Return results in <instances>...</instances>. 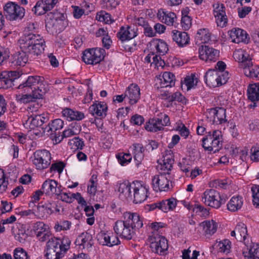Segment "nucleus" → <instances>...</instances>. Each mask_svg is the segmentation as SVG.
<instances>
[{
    "label": "nucleus",
    "mask_w": 259,
    "mask_h": 259,
    "mask_svg": "<svg viewBox=\"0 0 259 259\" xmlns=\"http://www.w3.org/2000/svg\"><path fill=\"white\" fill-rule=\"evenodd\" d=\"M21 52H16L13 56L12 63L16 66H24L28 62L26 53L39 56L44 51L45 41L39 34L25 33L19 40Z\"/></svg>",
    "instance_id": "nucleus-1"
},
{
    "label": "nucleus",
    "mask_w": 259,
    "mask_h": 259,
    "mask_svg": "<svg viewBox=\"0 0 259 259\" xmlns=\"http://www.w3.org/2000/svg\"><path fill=\"white\" fill-rule=\"evenodd\" d=\"M123 220H118L113 227L116 235L126 240L132 239L137 230L142 227L143 221L137 213L125 212L123 214Z\"/></svg>",
    "instance_id": "nucleus-2"
},
{
    "label": "nucleus",
    "mask_w": 259,
    "mask_h": 259,
    "mask_svg": "<svg viewBox=\"0 0 259 259\" xmlns=\"http://www.w3.org/2000/svg\"><path fill=\"white\" fill-rule=\"evenodd\" d=\"M18 89L27 93L35 90L38 93L40 94L41 91L43 92L42 97H44L49 91V85L42 76H29L25 82L19 85Z\"/></svg>",
    "instance_id": "nucleus-3"
},
{
    "label": "nucleus",
    "mask_w": 259,
    "mask_h": 259,
    "mask_svg": "<svg viewBox=\"0 0 259 259\" xmlns=\"http://www.w3.org/2000/svg\"><path fill=\"white\" fill-rule=\"evenodd\" d=\"M222 134L219 130H214L212 134L210 132L202 139V147L205 150L216 152L222 146Z\"/></svg>",
    "instance_id": "nucleus-4"
},
{
    "label": "nucleus",
    "mask_w": 259,
    "mask_h": 259,
    "mask_svg": "<svg viewBox=\"0 0 259 259\" xmlns=\"http://www.w3.org/2000/svg\"><path fill=\"white\" fill-rule=\"evenodd\" d=\"M148 240L150 242V248L153 252L159 255L166 254L168 242L164 236L157 233H152L148 238Z\"/></svg>",
    "instance_id": "nucleus-5"
},
{
    "label": "nucleus",
    "mask_w": 259,
    "mask_h": 259,
    "mask_svg": "<svg viewBox=\"0 0 259 259\" xmlns=\"http://www.w3.org/2000/svg\"><path fill=\"white\" fill-rule=\"evenodd\" d=\"M201 200L206 205L214 208L220 207L225 203L221 197L220 193L214 189H207L202 195Z\"/></svg>",
    "instance_id": "nucleus-6"
},
{
    "label": "nucleus",
    "mask_w": 259,
    "mask_h": 259,
    "mask_svg": "<svg viewBox=\"0 0 259 259\" xmlns=\"http://www.w3.org/2000/svg\"><path fill=\"white\" fill-rule=\"evenodd\" d=\"M31 158L36 168L41 170L47 168L50 165L52 157L49 151L43 149L36 150Z\"/></svg>",
    "instance_id": "nucleus-7"
},
{
    "label": "nucleus",
    "mask_w": 259,
    "mask_h": 259,
    "mask_svg": "<svg viewBox=\"0 0 259 259\" xmlns=\"http://www.w3.org/2000/svg\"><path fill=\"white\" fill-rule=\"evenodd\" d=\"M105 54V50L101 48L86 49L82 53V60L87 64H97L104 59Z\"/></svg>",
    "instance_id": "nucleus-8"
},
{
    "label": "nucleus",
    "mask_w": 259,
    "mask_h": 259,
    "mask_svg": "<svg viewBox=\"0 0 259 259\" xmlns=\"http://www.w3.org/2000/svg\"><path fill=\"white\" fill-rule=\"evenodd\" d=\"M6 17L11 21L21 19L25 15V10L15 3L9 2L4 7Z\"/></svg>",
    "instance_id": "nucleus-9"
},
{
    "label": "nucleus",
    "mask_w": 259,
    "mask_h": 259,
    "mask_svg": "<svg viewBox=\"0 0 259 259\" xmlns=\"http://www.w3.org/2000/svg\"><path fill=\"white\" fill-rule=\"evenodd\" d=\"M71 241L68 238L63 237L62 239L51 238L47 243L46 247L54 250L57 252L64 253L69 249Z\"/></svg>",
    "instance_id": "nucleus-10"
},
{
    "label": "nucleus",
    "mask_w": 259,
    "mask_h": 259,
    "mask_svg": "<svg viewBox=\"0 0 259 259\" xmlns=\"http://www.w3.org/2000/svg\"><path fill=\"white\" fill-rule=\"evenodd\" d=\"M170 177L161 174L154 176L152 179L153 190L155 192L168 191L170 189Z\"/></svg>",
    "instance_id": "nucleus-11"
},
{
    "label": "nucleus",
    "mask_w": 259,
    "mask_h": 259,
    "mask_svg": "<svg viewBox=\"0 0 259 259\" xmlns=\"http://www.w3.org/2000/svg\"><path fill=\"white\" fill-rule=\"evenodd\" d=\"M199 57L206 63L214 62L219 59L220 51L207 46H201L199 48Z\"/></svg>",
    "instance_id": "nucleus-12"
},
{
    "label": "nucleus",
    "mask_w": 259,
    "mask_h": 259,
    "mask_svg": "<svg viewBox=\"0 0 259 259\" xmlns=\"http://www.w3.org/2000/svg\"><path fill=\"white\" fill-rule=\"evenodd\" d=\"M169 124V118L165 114L163 120L158 118H150L146 123L145 129L148 132L156 133L163 130L164 126Z\"/></svg>",
    "instance_id": "nucleus-13"
},
{
    "label": "nucleus",
    "mask_w": 259,
    "mask_h": 259,
    "mask_svg": "<svg viewBox=\"0 0 259 259\" xmlns=\"http://www.w3.org/2000/svg\"><path fill=\"white\" fill-rule=\"evenodd\" d=\"M213 14L218 26L225 27L228 23V18L224 5L221 3H215L213 5Z\"/></svg>",
    "instance_id": "nucleus-14"
},
{
    "label": "nucleus",
    "mask_w": 259,
    "mask_h": 259,
    "mask_svg": "<svg viewBox=\"0 0 259 259\" xmlns=\"http://www.w3.org/2000/svg\"><path fill=\"white\" fill-rule=\"evenodd\" d=\"M133 192L134 200L135 203H141L148 197V188L140 182L134 181L132 187Z\"/></svg>",
    "instance_id": "nucleus-15"
},
{
    "label": "nucleus",
    "mask_w": 259,
    "mask_h": 259,
    "mask_svg": "<svg viewBox=\"0 0 259 259\" xmlns=\"http://www.w3.org/2000/svg\"><path fill=\"white\" fill-rule=\"evenodd\" d=\"M59 211L60 209L57 208V205L55 202H48L37 206L36 215L39 219H46L54 212Z\"/></svg>",
    "instance_id": "nucleus-16"
},
{
    "label": "nucleus",
    "mask_w": 259,
    "mask_h": 259,
    "mask_svg": "<svg viewBox=\"0 0 259 259\" xmlns=\"http://www.w3.org/2000/svg\"><path fill=\"white\" fill-rule=\"evenodd\" d=\"M58 2V0L38 1L32 8V11L36 15H41L52 10Z\"/></svg>",
    "instance_id": "nucleus-17"
},
{
    "label": "nucleus",
    "mask_w": 259,
    "mask_h": 259,
    "mask_svg": "<svg viewBox=\"0 0 259 259\" xmlns=\"http://www.w3.org/2000/svg\"><path fill=\"white\" fill-rule=\"evenodd\" d=\"M97 239L100 244L109 247L118 245L120 243L118 237L112 233L101 232L97 235Z\"/></svg>",
    "instance_id": "nucleus-18"
},
{
    "label": "nucleus",
    "mask_w": 259,
    "mask_h": 259,
    "mask_svg": "<svg viewBox=\"0 0 259 259\" xmlns=\"http://www.w3.org/2000/svg\"><path fill=\"white\" fill-rule=\"evenodd\" d=\"M125 96L131 105L136 104L140 99V88L136 83L131 84L125 91Z\"/></svg>",
    "instance_id": "nucleus-19"
},
{
    "label": "nucleus",
    "mask_w": 259,
    "mask_h": 259,
    "mask_svg": "<svg viewBox=\"0 0 259 259\" xmlns=\"http://www.w3.org/2000/svg\"><path fill=\"white\" fill-rule=\"evenodd\" d=\"M229 34L232 41L239 44L248 43L249 37L246 31L239 28H234L229 31Z\"/></svg>",
    "instance_id": "nucleus-20"
},
{
    "label": "nucleus",
    "mask_w": 259,
    "mask_h": 259,
    "mask_svg": "<svg viewBox=\"0 0 259 259\" xmlns=\"http://www.w3.org/2000/svg\"><path fill=\"white\" fill-rule=\"evenodd\" d=\"M149 46L152 53L158 55H164L168 51V47L167 43L161 39L154 38L149 43Z\"/></svg>",
    "instance_id": "nucleus-21"
},
{
    "label": "nucleus",
    "mask_w": 259,
    "mask_h": 259,
    "mask_svg": "<svg viewBox=\"0 0 259 259\" xmlns=\"http://www.w3.org/2000/svg\"><path fill=\"white\" fill-rule=\"evenodd\" d=\"M20 73L16 71H3L0 75V82L3 88L11 87L13 85V82L20 77Z\"/></svg>",
    "instance_id": "nucleus-22"
},
{
    "label": "nucleus",
    "mask_w": 259,
    "mask_h": 259,
    "mask_svg": "<svg viewBox=\"0 0 259 259\" xmlns=\"http://www.w3.org/2000/svg\"><path fill=\"white\" fill-rule=\"evenodd\" d=\"M22 94H18L16 95V100L20 103H27L33 101L34 99H40L43 98V92L40 91V94L38 93L35 90L28 93H24L22 90Z\"/></svg>",
    "instance_id": "nucleus-23"
},
{
    "label": "nucleus",
    "mask_w": 259,
    "mask_h": 259,
    "mask_svg": "<svg viewBox=\"0 0 259 259\" xmlns=\"http://www.w3.org/2000/svg\"><path fill=\"white\" fill-rule=\"evenodd\" d=\"M233 57L242 68L252 60L247 50L242 49L236 50L233 53Z\"/></svg>",
    "instance_id": "nucleus-24"
},
{
    "label": "nucleus",
    "mask_w": 259,
    "mask_h": 259,
    "mask_svg": "<svg viewBox=\"0 0 259 259\" xmlns=\"http://www.w3.org/2000/svg\"><path fill=\"white\" fill-rule=\"evenodd\" d=\"M231 235L235 237V238L240 242L247 241V239H250L247 234V227L244 224L240 223L237 225L235 229L231 231Z\"/></svg>",
    "instance_id": "nucleus-25"
},
{
    "label": "nucleus",
    "mask_w": 259,
    "mask_h": 259,
    "mask_svg": "<svg viewBox=\"0 0 259 259\" xmlns=\"http://www.w3.org/2000/svg\"><path fill=\"white\" fill-rule=\"evenodd\" d=\"M157 16L160 21L169 26H172L177 19L175 13L162 9L158 11Z\"/></svg>",
    "instance_id": "nucleus-26"
},
{
    "label": "nucleus",
    "mask_w": 259,
    "mask_h": 259,
    "mask_svg": "<svg viewBox=\"0 0 259 259\" xmlns=\"http://www.w3.org/2000/svg\"><path fill=\"white\" fill-rule=\"evenodd\" d=\"M244 244L248 250V251H243L244 256L248 259H259V244H253L250 239H247Z\"/></svg>",
    "instance_id": "nucleus-27"
},
{
    "label": "nucleus",
    "mask_w": 259,
    "mask_h": 259,
    "mask_svg": "<svg viewBox=\"0 0 259 259\" xmlns=\"http://www.w3.org/2000/svg\"><path fill=\"white\" fill-rule=\"evenodd\" d=\"M51 18H52L53 25L58 27L59 29L63 30L68 25V21L67 19L66 13L56 12L51 14Z\"/></svg>",
    "instance_id": "nucleus-28"
},
{
    "label": "nucleus",
    "mask_w": 259,
    "mask_h": 259,
    "mask_svg": "<svg viewBox=\"0 0 259 259\" xmlns=\"http://www.w3.org/2000/svg\"><path fill=\"white\" fill-rule=\"evenodd\" d=\"M133 182L132 183L126 182L120 183L118 187V192H119V197L123 201H128L132 199V188Z\"/></svg>",
    "instance_id": "nucleus-29"
},
{
    "label": "nucleus",
    "mask_w": 259,
    "mask_h": 259,
    "mask_svg": "<svg viewBox=\"0 0 259 259\" xmlns=\"http://www.w3.org/2000/svg\"><path fill=\"white\" fill-rule=\"evenodd\" d=\"M58 183L53 179H47L42 184L41 189L46 194L59 195L60 191L57 188Z\"/></svg>",
    "instance_id": "nucleus-30"
},
{
    "label": "nucleus",
    "mask_w": 259,
    "mask_h": 259,
    "mask_svg": "<svg viewBox=\"0 0 259 259\" xmlns=\"http://www.w3.org/2000/svg\"><path fill=\"white\" fill-rule=\"evenodd\" d=\"M171 36L173 40L180 47H183L189 44L190 38L186 32L174 30L171 32Z\"/></svg>",
    "instance_id": "nucleus-31"
},
{
    "label": "nucleus",
    "mask_w": 259,
    "mask_h": 259,
    "mask_svg": "<svg viewBox=\"0 0 259 259\" xmlns=\"http://www.w3.org/2000/svg\"><path fill=\"white\" fill-rule=\"evenodd\" d=\"M75 243L77 245L79 246L80 248L88 249L93 244L92 235L88 232H83L77 237Z\"/></svg>",
    "instance_id": "nucleus-32"
},
{
    "label": "nucleus",
    "mask_w": 259,
    "mask_h": 259,
    "mask_svg": "<svg viewBox=\"0 0 259 259\" xmlns=\"http://www.w3.org/2000/svg\"><path fill=\"white\" fill-rule=\"evenodd\" d=\"M48 120V117L42 116L41 114H31L28 117L26 124L29 125L30 128L34 129L41 126Z\"/></svg>",
    "instance_id": "nucleus-33"
},
{
    "label": "nucleus",
    "mask_w": 259,
    "mask_h": 259,
    "mask_svg": "<svg viewBox=\"0 0 259 259\" xmlns=\"http://www.w3.org/2000/svg\"><path fill=\"white\" fill-rule=\"evenodd\" d=\"M175 76L170 72H164L161 77L157 80V84L160 88H166L175 85Z\"/></svg>",
    "instance_id": "nucleus-34"
},
{
    "label": "nucleus",
    "mask_w": 259,
    "mask_h": 259,
    "mask_svg": "<svg viewBox=\"0 0 259 259\" xmlns=\"http://www.w3.org/2000/svg\"><path fill=\"white\" fill-rule=\"evenodd\" d=\"M117 37L121 41L128 40L137 36L135 28L130 26L122 27L117 33Z\"/></svg>",
    "instance_id": "nucleus-35"
},
{
    "label": "nucleus",
    "mask_w": 259,
    "mask_h": 259,
    "mask_svg": "<svg viewBox=\"0 0 259 259\" xmlns=\"http://www.w3.org/2000/svg\"><path fill=\"white\" fill-rule=\"evenodd\" d=\"M218 71L214 69H209L205 73V82L210 88L219 86Z\"/></svg>",
    "instance_id": "nucleus-36"
},
{
    "label": "nucleus",
    "mask_w": 259,
    "mask_h": 259,
    "mask_svg": "<svg viewBox=\"0 0 259 259\" xmlns=\"http://www.w3.org/2000/svg\"><path fill=\"white\" fill-rule=\"evenodd\" d=\"M145 62L150 63L151 66L159 69L163 68L165 66V62L159 56L154 54L150 53L148 54L144 59Z\"/></svg>",
    "instance_id": "nucleus-37"
},
{
    "label": "nucleus",
    "mask_w": 259,
    "mask_h": 259,
    "mask_svg": "<svg viewBox=\"0 0 259 259\" xmlns=\"http://www.w3.org/2000/svg\"><path fill=\"white\" fill-rule=\"evenodd\" d=\"M242 69L245 75L253 79L259 80V66L253 65L252 60Z\"/></svg>",
    "instance_id": "nucleus-38"
},
{
    "label": "nucleus",
    "mask_w": 259,
    "mask_h": 259,
    "mask_svg": "<svg viewBox=\"0 0 259 259\" xmlns=\"http://www.w3.org/2000/svg\"><path fill=\"white\" fill-rule=\"evenodd\" d=\"M198 81V79L194 74L186 76L184 79L181 81V88L183 90L188 91L194 88Z\"/></svg>",
    "instance_id": "nucleus-39"
},
{
    "label": "nucleus",
    "mask_w": 259,
    "mask_h": 259,
    "mask_svg": "<svg viewBox=\"0 0 259 259\" xmlns=\"http://www.w3.org/2000/svg\"><path fill=\"white\" fill-rule=\"evenodd\" d=\"M196 39L199 44L209 43L211 41V33L207 28L200 29L197 31Z\"/></svg>",
    "instance_id": "nucleus-40"
},
{
    "label": "nucleus",
    "mask_w": 259,
    "mask_h": 259,
    "mask_svg": "<svg viewBox=\"0 0 259 259\" xmlns=\"http://www.w3.org/2000/svg\"><path fill=\"white\" fill-rule=\"evenodd\" d=\"M212 247L216 249L218 252L228 253L230 251L231 241L228 239H224L222 241H217Z\"/></svg>",
    "instance_id": "nucleus-41"
},
{
    "label": "nucleus",
    "mask_w": 259,
    "mask_h": 259,
    "mask_svg": "<svg viewBox=\"0 0 259 259\" xmlns=\"http://www.w3.org/2000/svg\"><path fill=\"white\" fill-rule=\"evenodd\" d=\"M201 225L203 227L206 235H213L218 229V224L213 220L204 221L201 223Z\"/></svg>",
    "instance_id": "nucleus-42"
},
{
    "label": "nucleus",
    "mask_w": 259,
    "mask_h": 259,
    "mask_svg": "<svg viewBox=\"0 0 259 259\" xmlns=\"http://www.w3.org/2000/svg\"><path fill=\"white\" fill-rule=\"evenodd\" d=\"M248 98L252 102L259 101V84H250L247 90Z\"/></svg>",
    "instance_id": "nucleus-43"
},
{
    "label": "nucleus",
    "mask_w": 259,
    "mask_h": 259,
    "mask_svg": "<svg viewBox=\"0 0 259 259\" xmlns=\"http://www.w3.org/2000/svg\"><path fill=\"white\" fill-rule=\"evenodd\" d=\"M243 204L242 198L238 196L233 197L227 204L228 209L231 211L234 212L240 209Z\"/></svg>",
    "instance_id": "nucleus-44"
},
{
    "label": "nucleus",
    "mask_w": 259,
    "mask_h": 259,
    "mask_svg": "<svg viewBox=\"0 0 259 259\" xmlns=\"http://www.w3.org/2000/svg\"><path fill=\"white\" fill-rule=\"evenodd\" d=\"M108 107L106 103L103 102H96L90 106V113H104L107 111Z\"/></svg>",
    "instance_id": "nucleus-45"
},
{
    "label": "nucleus",
    "mask_w": 259,
    "mask_h": 259,
    "mask_svg": "<svg viewBox=\"0 0 259 259\" xmlns=\"http://www.w3.org/2000/svg\"><path fill=\"white\" fill-rule=\"evenodd\" d=\"M96 19L98 21L105 24H111L114 22L111 15L105 11H101L97 13Z\"/></svg>",
    "instance_id": "nucleus-46"
},
{
    "label": "nucleus",
    "mask_w": 259,
    "mask_h": 259,
    "mask_svg": "<svg viewBox=\"0 0 259 259\" xmlns=\"http://www.w3.org/2000/svg\"><path fill=\"white\" fill-rule=\"evenodd\" d=\"M71 225V223L67 220H60L57 222L54 226V229L57 232L62 230L66 231L70 229Z\"/></svg>",
    "instance_id": "nucleus-47"
},
{
    "label": "nucleus",
    "mask_w": 259,
    "mask_h": 259,
    "mask_svg": "<svg viewBox=\"0 0 259 259\" xmlns=\"http://www.w3.org/2000/svg\"><path fill=\"white\" fill-rule=\"evenodd\" d=\"M97 177L93 175L90 180L88 186V192L91 195H95L97 192Z\"/></svg>",
    "instance_id": "nucleus-48"
},
{
    "label": "nucleus",
    "mask_w": 259,
    "mask_h": 259,
    "mask_svg": "<svg viewBox=\"0 0 259 259\" xmlns=\"http://www.w3.org/2000/svg\"><path fill=\"white\" fill-rule=\"evenodd\" d=\"M64 255L63 252L58 253L54 250L46 247V256L47 259H61Z\"/></svg>",
    "instance_id": "nucleus-49"
},
{
    "label": "nucleus",
    "mask_w": 259,
    "mask_h": 259,
    "mask_svg": "<svg viewBox=\"0 0 259 259\" xmlns=\"http://www.w3.org/2000/svg\"><path fill=\"white\" fill-rule=\"evenodd\" d=\"M47 226L42 222H37L33 225V229L36 236H40L47 231Z\"/></svg>",
    "instance_id": "nucleus-50"
},
{
    "label": "nucleus",
    "mask_w": 259,
    "mask_h": 259,
    "mask_svg": "<svg viewBox=\"0 0 259 259\" xmlns=\"http://www.w3.org/2000/svg\"><path fill=\"white\" fill-rule=\"evenodd\" d=\"M8 181L6 178L3 169L0 168V193H3L7 189Z\"/></svg>",
    "instance_id": "nucleus-51"
},
{
    "label": "nucleus",
    "mask_w": 259,
    "mask_h": 259,
    "mask_svg": "<svg viewBox=\"0 0 259 259\" xmlns=\"http://www.w3.org/2000/svg\"><path fill=\"white\" fill-rule=\"evenodd\" d=\"M64 122L61 119H56L52 121L50 125L49 131L51 132H55L56 131H60L63 127Z\"/></svg>",
    "instance_id": "nucleus-52"
},
{
    "label": "nucleus",
    "mask_w": 259,
    "mask_h": 259,
    "mask_svg": "<svg viewBox=\"0 0 259 259\" xmlns=\"http://www.w3.org/2000/svg\"><path fill=\"white\" fill-rule=\"evenodd\" d=\"M116 158L119 163L121 165H123L130 162L132 160V157L130 153H119L116 155Z\"/></svg>",
    "instance_id": "nucleus-53"
},
{
    "label": "nucleus",
    "mask_w": 259,
    "mask_h": 259,
    "mask_svg": "<svg viewBox=\"0 0 259 259\" xmlns=\"http://www.w3.org/2000/svg\"><path fill=\"white\" fill-rule=\"evenodd\" d=\"M14 259H29L26 251L22 248H16L14 251Z\"/></svg>",
    "instance_id": "nucleus-54"
},
{
    "label": "nucleus",
    "mask_w": 259,
    "mask_h": 259,
    "mask_svg": "<svg viewBox=\"0 0 259 259\" xmlns=\"http://www.w3.org/2000/svg\"><path fill=\"white\" fill-rule=\"evenodd\" d=\"M169 99L172 101H177L183 104H186L188 102L187 99L180 92H176L172 94L169 96Z\"/></svg>",
    "instance_id": "nucleus-55"
},
{
    "label": "nucleus",
    "mask_w": 259,
    "mask_h": 259,
    "mask_svg": "<svg viewBox=\"0 0 259 259\" xmlns=\"http://www.w3.org/2000/svg\"><path fill=\"white\" fill-rule=\"evenodd\" d=\"M251 190L252 193L253 204L259 208V186H253Z\"/></svg>",
    "instance_id": "nucleus-56"
},
{
    "label": "nucleus",
    "mask_w": 259,
    "mask_h": 259,
    "mask_svg": "<svg viewBox=\"0 0 259 259\" xmlns=\"http://www.w3.org/2000/svg\"><path fill=\"white\" fill-rule=\"evenodd\" d=\"M192 19L191 17L181 18V25L183 30H188L192 26Z\"/></svg>",
    "instance_id": "nucleus-57"
},
{
    "label": "nucleus",
    "mask_w": 259,
    "mask_h": 259,
    "mask_svg": "<svg viewBox=\"0 0 259 259\" xmlns=\"http://www.w3.org/2000/svg\"><path fill=\"white\" fill-rule=\"evenodd\" d=\"M65 166V163L62 161H59L54 163L50 167V171H57L59 174L61 173Z\"/></svg>",
    "instance_id": "nucleus-58"
},
{
    "label": "nucleus",
    "mask_w": 259,
    "mask_h": 259,
    "mask_svg": "<svg viewBox=\"0 0 259 259\" xmlns=\"http://www.w3.org/2000/svg\"><path fill=\"white\" fill-rule=\"evenodd\" d=\"M144 17V16H142L141 15V13L139 16H135L133 19L134 24L139 26H141L143 27L147 26L148 23L146 19Z\"/></svg>",
    "instance_id": "nucleus-59"
},
{
    "label": "nucleus",
    "mask_w": 259,
    "mask_h": 259,
    "mask_svg": "<svg viewBox=\"0 0 259 259\" xmlns=\"http://www.w3.org/2000/svg\"><path fill=\"white\" fill-rule=\"evenodd\" d=\"M60 131L51 132L50 138L54 141V143L58 144L62 141V135Z\"/></svg>",
    "instance_id": "nucleus-60"
},
{
    "label": "nucleus",
    "mask_w": 259,
    "mask_h": 259,
    "mask_svg": "<svg viewBox=\"0 0 259 259\" xmlns=\"http://www.w3.org/2000/svg\"><path fill=\"white\" fill-rule=\"evenodd\" d=\"M28 235L23 229H19L15 236L16 240L20 243H24Z\"/></svg>",
    "instance_id": "nucleus-61"
},
{
    "label": "nucleus",
    "mask_w": 259,
    "mask_h": 259,
    "mask_svg": "<svg viewBox=\"0 0 259 259\" xmlns=\"http://www.w3.org/2000/svg\"><path fill=\"white\" fill-rule=\"evenodd\" d=\"M177 130L179 131L180 135L185 139H186L189 135L190 132L189 129L182 123L180 125H178Z\"/></svg>",
    "instance_id": "nucleus-62"
},
{
    "label": "nucleus",
    "mask_w": 259,
    "mask_h": 259,
    "mask_svg": "<svg viewBox=\"0 0 259 259\" xmlns=\"http://www.w3.org/2000/svg\"><path fill=\"white\" fill-rule=\"evenodd\" d=\"M69 144L70 145L74 146V148L77 149H81L84 146L83 142L78 137H75L72 140H70L69 142Z\"/></svg>",
    "instance_id": "nucleus-63"
},
{
    "label": "nucleus",
    "mask_w": 259,
    "mask_h": 259,
    "mask_svg": "<svg viewBox=\"0 0 259 259\" xmlns=\"http://www.w3.org/2000/svg\"><path fill=\"white\" fill-rule=\"evenodd\" d=\"M251 159L254 161H259V146L256 145L252 147L250 149Z\"/></svg>",
    "instance_id": "nucleus-64"
}]
</instances>
